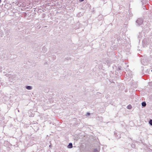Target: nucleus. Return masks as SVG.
<instances>
[{
	"mask_svg": "<svg viewBox=\"0 0 152 152\" xmlns=\"http://www.w3.org/2000/svg\"><path fill=\"white\" fill-rule=\"evenodd\" d=\"M142 20L141 18H139L136 21V23L138 25H141L142 23Z\"/></svg>",
	"mask_w": 152,
	"mask_h": 152,
	"instance_id": "f257e3e1",
	"label": "nucleus"
},
{
	"mask_svg": "<svg viewBox=\"0 0 152 152\" xmlns=\"http://www.w3.org/2000/svg\"><path fill=\"white\" fill-rule=\"evenodd\" d=\"M143 35H144V33L143 32H141V33H139V34L138 36V38L139 40H140L142 38Z\"/></svg>",
	"mask_w": 152,
	"mask_h": 152,
	"instance_id": "f03ea898",
	"label": "nucleus"
},
{
	"mask_svg": "<svg viewBox=\"0 0 152 152\" xmlns=\"http://www.w3.org/2000/svg\"><path fill=\"white\" fill-rule=\"evenodd\" d=\"M144 59H143L141 61V63L143 65L146 66L147 65V61H144Z\"/></svg>",
	"mask_w": 152,
	"mask_h": 152,
	"instance_id": "7ed1b4c3",
	"label": "nucleus"
},
{
	"mask_svg": "<svg viewBox=\"0 0 152 152\" xmlns=\"http://www.w3.org/2000/svg\"><path fill=\"white\" fill-rule=\"evenodd\" d=\"M72 147V143H70L68 146V147L69 148H71Z\"/></svg>",
	"mask_w": 152,
	"mask_h": 152,
	"instance_id": "20e7f679",
	"label": "nucleus"
},
{
	"mask_svg": "<svg viewBox=\"0 0 152 152\" xmlns=\"http://www.w3.org/2000/svg\"><path fill=\"white\" fill-rule=\"evenodd\" d=\"M26 88L28 90H31L32 89L31 87L30 86H27Z\"/></svg>",
	"mask_w": 152,
	"mask_h": 152,
	"instance_id": "39448f33",
	"label": "nucleus"
},
{
	"mask_svg": "<svg viewBox=\"0 0 152 152\" xmlns=\"http://www.w3.org/2000/svg\"><path fill=\"white\" fill-rule=\"evenodd\" d=\"M142 106L145 107L146 105V103L145 102H143L142 103Z\"/></svg>",
	"mask_w": 152,
	"mask_h": 152,
	"instance_id": "423d86ee",
	"label": "nucleus"
},
{
	"mask_svg": "<svg viewBox=\"0 0 152 152\" xmlns=\"http://www.w3.org/2000/svg\"><path fill=\"white\" fill-rule=\"evenodd\" d=\"M132 108V106L131 105H129L127 106V108L128 109H130Z\"/></svg>",
	"mask_w": 152,
	"mask_h": 152,
	"instance_id": "0eeeda50",
	"label": "nucleus"
},
{
	"mask_svg": "<svg viewBox=\"0 0 152 152\" xmlns=\"http://www.w3.org/2000/svg\"><path fill=\"white\" fill-rule=\"evenodd\" d=\"M150 124L152 126V120H150L149 121Z\"/></svg>",
	"mask_w": 152,
	"mask_h": 152,
	"instance_id": "6e6552de",
	"label": "nucleus"
},
{
	"mask_svg": "<svg viewBox=\"0 0 152 152\" xmlns=\"http://www.w3.org/2000/svg\"><path fill=\"white\" fill-rule=\"evenodd\" d=\"M87 115H90V113H87Z\"/></svg>",
	"mask_w": 152,
	"mask_h": 152,
	"instance_id": "1a4fd4ad",
	"label": "nucleus"
},
{
	"mask_svg": "<svg viewBox=\"0 0 152 152\" xmlns=\"http://www.w3.org/2000/svg\"><path fill=\"white\" fill-rule=\"evenodd\" d=\"M84 0H80V1H83Z\"/></svg>",
	"mask_w": 152,
	"mask_h": 152,
	"instance_id": "9d476101",
	"label": "nucleus"
},
{
	"mask_svg": "<svg viewBox=\"0 0 152 152\" xmlns=\"http://www.w3.org/2000/svg\"><path fill=\"white\" fill-rule=\"evenodd\" d=\"M1 0H0V3H1Z\"/></svg>",
	"mask_w": 152,
	"mask_h": 152,
	"instance_id": "9b49d317",
	"label": "nucleus"
},
{
	"mask_svg": "<svg viewBox=\"0 0 152 152\" xmlns=\"http://www.w3.org/2000/svg\"><path fill=\"white\" fill-rule=\"evenodd\" d=\"M107 66H109V65H108V64H107Z\"/></svg>",
	"mask_w": 152,
	"mask_h": 152,
	"instance_id": "f8f14e48",
	"label": "nucleus"
},
{
	"mask_svg": "<svg viewBox=\"0 0 152 152\" xmlns=\"http://www.w3.org/2000/svg\"><path fill=\"white\" fill-rule=\"evenodd\" d=\"M126 66H128V65H127Z\"/></svg>",
	"mask_w": 152,
	"mask_h": 152,
	"instance_id": "ddd939ff",
	"label": "nucleus"
}]
</instances>
